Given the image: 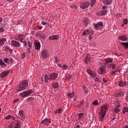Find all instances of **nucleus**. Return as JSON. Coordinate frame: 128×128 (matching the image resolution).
<instances>
[{"label":"nucleus","mask_w":128,"mask_h":128,"mask_svg":"<svg viewBox=\"0 0 128 128\" xmlns=\"http://www.w3.org/2000/svg\"><path fill=\"white\" fill-rule=\"evenodd\" d=\"M108 108H110L108 104L104 105L101 107V111L100 112V120L101 122L104 120V118L106 116V111L108 110Z\"/></svg>","instance_id":"nucleus-1"},{"label":"nucleus","mask_w":128,"mask_h":128,"mask_svg":"<svg viewBox=\"0 0 128 128\" xmlns=\"http://www.w3.org/2000/svg\"><path fill=\"white\" fill-rule=\"evenodd\" d=\"M28 86V82L26 80H23L22 82H20L18 88L16 91V92H22V90H26Z\"/></svg>","instance_id":"nucleus-2"},{"label":"nucleus","mask_w":128,"mask_h":128,"mask_svg":"<svg viewBox=\"0 0 128 128\" xmlns=\"http://www.w3.org/2000/svg\"><path fill=\"white\" fill-rule=\"evenodd\" d=\"M33 92H34V91L32 90V89H29L26 90H24L22 92L20 93V96H22V98H26L28 96H30V94H33Z\"/></svg>","instance_id":"nucleus-3"},{"label":"nucleus","mask_w":128,"mask_h":128,"mask_svg":"<svg viewBox=\"0 0 128 128\" xmlns=\"http://www.w3.org/2000/svg\"><path fill=\"white\" fill-rule=\"evenodd\" d=\"M93 26H94V28H95L96 30H102L104 23L102 22H99L97 23H94Z\"/></svg>","instance_id":"nucleus-4"},{"label":"nucleus","mask_w":128,"mask_h":128,"mask_svg":"<svg viewBox=\"0 0 128 128\" xmlns=\"http://www.w3.org/2000/svg\"><path fill=\"white\" fill-rule=\"evenodd\" d=\"M106 66L103 65L98 68V74H106Z\"/></svg>","instance_id":"nucleus-5"},{"label":"nucleus","mask_w":128,"mask_h":128,"mask_svg":"<svg viewBox=\"0 0 128 128\" xmlns=\"http://www.w3.org/2000/svg\"><path fill=\"white\" fill-rule=\"evenodd\" d=\"M58 76V73L54 72L50 74L49 80H56Z\"/></svg>","instance_id":"nucleus-6"},{"label":"nucleus","mask_w":128,"mask_h":128,"mask_svg":"<svg viewBox=\"0 0 128 128\" xmlns=\"http://www.w3.org/2000/svg\"><path fill=\"white\" fill-rule=\"evenodd\" d=\"M86 72L92 78H96V74L90 68H86Z\"/></svg>","instance_id":"nucleus-7"},{"label":"nucleus","mask_w":128,"mask_h":128,"mask_svg":"<svg viewBox=\"0 0 128 128\" xmlns=\"http://www.w3.org/2000/svg\"><path fill=\"white\" fill-rule=\"evenodd\" d=\"M17 117L18 118H20V120H24L26 117L24 116V110H19L18 116H17Z\"/></svg>","instance_id":"nucleus-8"},{"label":"nucleus","mask_w":128,"mask_h":128,"mask_svg":"<svg viewBox=\"0 0 128 128\" xmlns=\"http://www.w3.org/2000/svg\"><path fill=\"white\" fill-rule=\"evenodd\" d=\"M90 2H84L80 4V7L81 8H82V10H86V8H88V6H90Z\"/></svg>","instance_id":"nucleus-9"},{"label":"nucleus","mask_w":128,"mask_h":128,"mask_svg":"<svg viewBox=\"0 0 128 128\" xmlns=\"http://www.w3.org/2000/svg\"><path fill=\"white\" fill-rule=\"evenodd\" d=\"M41 56L43 58H48V52L44 49L42 50Z\"/></svg>","instance_id":"nucleus-10"},{"label":"nucleus","mask_w":128,"mask_h":128,"mask_svg":"<svg viewBox=\"0 0 128 128\" xmlns=\"http://www.w3.org/2000/svg\"><path fill=\"white\" fill-rule=\"evenodd\" d=\"M51 120L50 118H46L41 122V124H44L46 126H48L49 124L51 122Z\"/></svg>","instance_id":"nucleus-11"},{"label":"nucleus","mask_w":128,"mask_h":128,"mask_svg":"<svg viewBox=\"0 0 128 128\" xmlns=\"http://www.w3.org/2000/svg\"><path fill=\"white\" fill-rule=\"evenodd\" d=\"M11 44L14 48H20V44L16 40H12Z\"/></svg>","instance_id":"nucleus-12"},{"label":"nucleus","mask_w":128,"mask_h":128,"mask_svg":"<svg viewBox=\"0 0 128 128\" xmlns=\"http://www.w3.org/2000/svg\"><path fill=\"white\" fill-rule=\"evenodd\" d=\"M13 128H20V121H14L12 122Z\"/></svg>","instance_id":"nucleus-13"},{"label":"nucleus","mask_w":128,"mask_h":128,"mask_svg":"<svg viewBox=\"0 0 128 128\" xmlns=\"http://www.w3.org/2000/svg\"><path fill=\"white\" fill-rule=\"evenodd\" d=\"M34 48L37 50H40V43L38 41L34 42Z\"/></svg>","instance_id":"nucleus-14"},{"label":"nucleus","mask_w":128,"mask_h":128,"mask_svg":"<svg viewBox=\"0 0 128 128\" xmlns=\"http://www.w3.org/2000/svg\"><path fill=\"white\" fill-rule=\"evenodd\" d=\"M9 72L10 71L8 70L2 72L0 74V78H6V76L8 74Z\"/></svg>","instance_id":"nucleus-15"},{"label":"nucleus","mask_w":128,"mask_h":128,"mask_svg":"<svg viewBox=\"0 0 128 128\" xmlns=\"http://www.w3.org/2000/svg\"><path fill=\"white\" fill-rule=\"evenodd\" d=\"M41 78L42 82H44H44H48V80H50V76H48V75H44L43 76H42Z\"/></svg>","instance_id":"nucleus-16"},{"label":"nucleus","mask_w":128,"mask_h":128,"mask_svg":"<svg viewBox=\"0 0 128 128\" xmlns=\"http://www.w3.org/2000/svg\"><path fill=\"white\" fill-rule=\"evenodd\" d=\"M103 2L104 4H106V6H110V4H112V0H103Z\"/></svg>","instance_id":"nucleus-17"},{"label":"nucleus","mask_w":128,"mask_h":128,"mask_svg":"<svg viewBox=\"0 0 128 128\" xmlns=\"http://www.w3.org/2000/svg\"><path fill=\"white\" fill-rule=\"evenodd\" d=\"M0 66H2V68H6V64L4 63V61H2V59H0Z\"/></svg>","instance_id":"nucleus-18"},{"label":"nucleus","mask_w":128,"mask_h":128,"mask_svg":"<svg viewBox=\"0 0 128 128\" xmlns=\"http://www.w3.org/2000/svg\"><path fill=\"white\" fill-rule=\"evenodd\" d=\"M118 40H122V42H126L127 40L126 36H120L118 38Z\"/></svg>","instance_id":"nucleus-19"},{"label":"nucleus","mask_w":128,"mask_h":128,"mask_svg":"<svg viewBox=\"0 0 128 128\" xmlns=\"http://www.w3.org/2000/svg\"><path fill=\"white\" fill-rule=\"evenodd\" d=\"M62 108H59L54 112V114H62Z\"/></svg>","instance_id":"nucleus-20"},{"label":"nucleus","mask_w":128,"mask_h":128,"mask_svg":"<svg viewBox=\"0 0 128 128\" xmlns=\"http://www.w3.org/2000/svg\"><path fill=\"white\" fill-rule=\"evenodd\" d=\"M28 52H24L22 54V58L23 60H24L25 58H28Z\"/></svg>","instance_id":"nucleus-21"},{"label":"nucleus","mask_w":128,"mask_h":128,"mask_svg":"<svg viewBox=\"0 0 128 128\" xmlns=\"http://www.w3.org/2000/svg\"><path fill=\"white\" fill-rule=\"evenodd\" d=\"M58 35H54L52 36H50L48 38V40H58Z\"/></svg>","instance_id":"nucleus-22"},{"label":"nucleus","mask_w":128,"mask_h":128,"mask_svg":"<svg viewBox=\"0 0 128 128\" xmlns=\"http://www.w3.org/2000/svg\"><path fill=\"white\" fill-rule=\"evenodd\" d=\"M120 108V105L118 104L116 108H114V112H116V114H118V112H120L122 110Z\"/></svg>","instance_id":"nucleus-23"},{"label":"nucleus","mask_w":128,"mask_h":128,"mask_svg":"<svg viewBox=\"0 0 128 128\" xmlns=\"http://www.w3.org/2000/svg\"><path fill=\"white\" fill-rule=\"evenodd\" d=\"M6 42V39L4 38H2L0 39V46H2L4 44V42Z\"/></svg>","instance_id":"nucleus-24"},{"label":"nucleus","mask_w":128,"mask_h":128,"mask_svg":"<svg viewBox=\"0 0 128 128\" xmlns=\"http://www.w3.org/2000/svg\"><path fill=\"white\" fill-rule=\"evenodd\" d=\"M90 54H88L87 56L85 58L86 64H88V62H90Z\"/></svg>","instance_id":"nucleus-25"},{"label":"nucleus","mask_w":128,"mask_h":128,"mask_svg":"<svg viewBox=\"0 0 128 128\" xmlns=\"http://www.w3.org/2000/svg\"><path fill=\"white\" fill-rule=\"evenodd\" d=\"M52 87L54 88H60V84L58 82H54L52 84Z\"/></svg>","instance_id":"nucleus-26"},{"label":"nucleus","mask_w":128,"mask_h":128,"mask_svg":"<svg viewBox=\"0 0 128 128\" xmlns=\"http://www.w3.org/2000/svg\"><path fill=\"white\" fill-rule=\"evenodd\" d=\"M18 38L20 42H22L24 40V34H20L18 36Z\"/></svg>","instance_id":"nucleus-27"},{"label":"nucleus","mask_w":128,"mask_h":128,"mask_svg":"<svg viewBox=\"0 0 128 128\" xmlns=\"http://www.w3.org/2000/svg\"><path fill=\"white\" fill-rule=\"evenodd\" d=\"M124 96V92H120L116 94L117 98H120V96Z\"/></svg>","instance_id":"nucleus-28"},{"label":"nucleus","mask_w":128,"mask_h":128,"mask_svg":"<svg viewBox=\"0 0 128 128\" xmlns=\"http://www.w3.org/2000/svg\"><path fill=\"white\" fill-rule=\"evenodd\" d=\"M121 44L123 46L125 50H127V48H128V42H122Z\"/></svg>","instance_id":"nucleus-29"},{"label":"nucleus","mask_w":128,"mask_h":128,"mask_svg":"<svg viewBox=\"0 0 128 128\" xmlns=\"http://www.w3.org/2000/svg\"><path fill=\"white\" fill-rule=\"evenodd\" d=\"M84 113H80L78 114V120H82V116H84Z\"/></svg>","instance_id":"nucleus-30"},{"label":"nucleus","mask_w":128,"mask_h":128,"mask_svg":"<svg viewBox=\"0 0 128 128\" xmlns=\"http://www.w3.org/2000/svg\"><path fill=\"white\" fill-rule=\"evenodd\" d=\"M126 82H124V81H120L119 82V86H126Z\"/></svg>","instance_id":"nucleus-31"},{"label":"nucleus","mask_w":128,"mask_h":128,"mask_svg":"<svg viewBox=\"0 0 128 128\" xmlns=\"http://www.w3.org/2000/svg\"><path fill=\"white\" fill-rule=\"evenodd\" d=\"M67 96H70V98H72L74 96V92H73L72 93H68Z\"/></svg>","instance_id":"nucleus-32"},{"label":"nucleus","mask_w":128,"mask_h":128,"mask_svg":"<svg viewBox=\"0 0 128 128\" xmlns=\"http://www.w3.org/2000/svg\"><path fill=\"white\" fill-rule=\"evenodd\" d=\"M112 58H108L106 59V64H108V62H113Z\"/></svg>","instance_id":"nucleus-33"},{"label":"nucleus","mask_w":128,"mask_h":128,"mask_svg":"<svg viewBox=\"0 0 128 128\" xmlns=\"http://www.w3.org/2000/svg\"><path fill=\"white\" fill-rule=\"evenodd\" d=\"M39 36H40L43 40H46V35L42 32L39 34Z\"/></svg>","instance_id":"nucleus-34"},{"label":"nucleus","mask_w":128,"mask_h":128,"mask_svg":"<svg viewBox=\"0 0 128 128\" xmlns=\"http://www.w3.org/2000/svg\"><path fill=\"white\" fill-rule=\"evenodd\" d=\"M109 66L110 68H112V70H114L116 66V64H110Z\"/></svg>","instance_id":"nucleus-35"},{"label":"nucleus","mask_w":128,"mask_h":128,"mask_svg":"<svg viewBox=\"0 0 128 128\" xmlns=\"http://www.w3.org/2000/svg\"><path fill=\"white\" fill-rule=\"evenodd\" d=\"M3 60L6 64H8L10 62V58H3Z\"/></svg>","instance_id":"nucleus-36"},{"label":"nucleus","mask_w":128,"mask_h":128,"mask_svg":"<svg viewBox=\"0 0 128 128\" xmlns=\"http://www.w3.org/2000/svg\"><path fill=\"white\" fill-rule=\"evenodd\" d=\"M106 14H108V10H102L101 11V16H105Z\"/></svg>","instance_id":"nucleus-37"},{"label":"nucleus","mask_w":128,"mask_h":128,"mask_svg":"<svg viewBox=\"0 0 128 128\" xmlns=\"http://www.w3.org/2000/svg\"><path fill=\"white\" fill-rule=\"evenodd\" d=\"M83 88H84L85 94H88V88H86L85 86H84Z\"/></svg>","instance_id":"nucleus-38"},{"label":"nucleus","mask_w":128,"mask_h":128,"mask_svg":"<svg viewBox=\"0 0 128 128\" xmlns=\"http://www.w3.org/2000/svg\"><path fill=\"white\" fill-rule=\"evenodd\" d=\"M62 70H68V66L66 64H63L62 66Z\"/></svg>","instance_id":"nucleus-39"},{"label":"nucleus","mask_w":128,"mask_h":128,"mask_svg":"<svg viewBox=\"0 0 128 128\" xmlns=\"http://www.w3.org/2000/svg\"><path fill=\"white\" fill-rule=\"evenodd\" d=\"M123 112L124 114H126V112H128V107H124L123 108Z\"/></svg>","instance_id":"nucleus-40"},{"label":"nucleus","mask_w":128,"mask_h":128,"mask_svg":"<svg viewBox=\"0 0 128 128\" xmlns=\"http://www.w3.org/2000/svg\"><path fill=\"white\" fill-rule=\"evenodd\" d=\"M92 104H94V106H98V100H96Z\"/></svg>","instance_id":"nucleus-41"},{"label":"nucleus","mask_w":128,"mask_h":128,"mask_svg":"<svg viewBox=\"0 0 128 128\" xmlns=\"http://www.w3.org/2000/svg\"><path fill=\"white\" fill-rule=\"evenodd\" d=\"M96 0H91V4H90V6L92 7L94 6V4H96Z\"/></svg>","instance_id":"nucleus-42"},{"label":"nucleus","mask_w":128,"mask_h":128,"mask_svg":"<svg viewBox=\"0 0 128 128\" xmlns=\"http://www.w3.org/2000/svg\"><path fill=\"white\" fill-rule=\"evenodd\" d=\"M12 118V115H8L6 117H5L6 120H10Z\"/></svg>","instance_id":"nucleus-43"},{"label":"nucleus","mask_w":128,"mask_h":128,"mask_svg":"<svg viewBox=\"0 0 128 128\" xmlns=\"http://www.w3.org/2000/svg\"><path fill=\"white\" fill-rule=\"evenodd\" d=\"M4 26L3 27H1L0 28V32H4Z\"/></svg>","instance_id":"nucleus-44"},{"label":"nucleus","mask_w":128,"mask_h":128,"mask_svg":"<svg viewBox=\"0 0 128 128\" xmlns=\"http://www.w3.org/2000/svg\"><path fill=\"white\" fill-rule=\"evenodd\" d=\"M54 62L56 64H57L58 62V58L57 56H55L54 58Z\"/></svg>","instance_id":"nucleus-45"},{"label":"nucleus","mask_w":128,"mask_h":128,"mask_svg":"<svg viewBox=\"0 0 128 128\" xmlns=\"http://www.w3.org/2000/svg\"><path fill=\"white\" fill-rule=\"evenodd\" d=\"M13 124H14V123H13L12 122L10 124H8V128H14Z\"/></svg>","instance_id":"nucleus-46"},{"label":"nucleus","mask_w":128,"mask_h":128,"mask_svg":"<svg viewBox=\"0 0 128 128\" xmlns=\"http://www.w3.org/2000/svg\"><path fill=\"white\" fill-rule=\"evenodd\" d=\"M123 22H124V24H128V18H125L123 20Z\"/></svg>","instance_id":"nucleus-47"},{"label":"nucleus","mask_w":128,"mask_h":128,"mask_svg":"<svg viewBox=\"0 0 128 128\" xmlns=\"http://www.w3.org/2000/svg\"><path fill=\"white\" fill-rule=\"evenodd\" d=\"M70 78H72V76L70 75H68L66 76V80H70Z\"/></svg>","instance_id":"nucleus-48"},{"label":"nucleus","mask_w":128,"mask_h":128,"mask_svg":"<svg viewBox=\"0 0 128 128\" xmlns=\"http://www.w3.org/2000/svg\"><path fill=\"white\" fill-rule=\"evenodd\" d=\"M28 44L29 48H32V44L30 42L28 41Z\"/></svg>","instance_id":"nucleus-49"},{"label":"nucleus","mask_w":128,"mask_h":128,"mask_svg":"<svg viewBox=\"0 0 128 128\" xmlns=\"http://www.w3.org/2000/svg\"><path fill=\"white\" fill-rule=\"evenodd\" d=\"M82 36H88L87 34H86V30H84V32L82 33Z\"/></svg>","instance_id":"nucleus-50"},{"label":"nucleus","mask_w":128,"mask_h":128,"mask_svg":"<svg viewBox=\"0 0 128 128\" xmlns=\"http://www.w3.org/2000/svg\"><path fill=\"white\" fill-rule=\"evenodd\" d=\"M84 22L85 23V26H88V22H86V18L84 19Z\"/></svg>","instance_id":"nucleus-51"},{"label":"nucleus","mask_w":128,"mask_h":128,"mask_svg":"<svg viewBox=\"0 0 128 128\" xmlns=\"http://www.w3.org/2000/svg\"><path fill=\"white\" fill-rule=\"evenodd\" d=\"M70 8H76V5L73 4V5H71L70 6Z\"/></svg>","instance_id":"nucleus-52"},{"label":"nucleus","mask_w":128,"mask_h":128,"mask_svg":"<svg viewBox=\"0 0 128 128\" xmlns=\"http://www.w3.org/2000/svg\"><path fill=\"white\" fill-rule=\"evenodd\" d=\"M94 82H100V80H99V78H94Z\"/></svg>","instance_id":"nucleus-53"},{"label":"nucleus","mask_w":128,"mask_h":128,"mask_svg":"<svg viewBox=\"0 0 128 128\" xmlns=\"http://www.w3.org/2000/svg\"><path fill=\"white\" fill-rule=\"evenodd\" d=\"M102 80H103L104 82H108V80L106 78H103Z\"/></svg>","instance_id":"nucleus-54"},{"label":"nucleus","mask_w":128,"mask_h":128,"mask_svg":"<svg viewBox=\"0 0 128 128\" xmlns=\"http://www.w3.org/2000/svg\"><path fill=\"white\" fill-rule=\"evenodd\" d=\"M27 51H28L27 54H30V48H28Z\"/></svg>","instance_id":"nucleus-55"},{"label":"nucleus","mask_w":128,"mask_h":128,"mask_svg":"<svg viewBox=\"0 0 128 128\" xmlns=\"http://www.w3.org/2000/svg\"><path fill=\"white\" fill-rule=\"evenodd\" d=\"M116 72V70H114L112 72V74H114Z\"/></svg>","instance_id":"nucleus-56"},{"label":"nucleus","mask_w":128,"mask_h":128,"mask_svg":"<svg viewBox=\"0 0 128 128\" xmlns=\"http://www.w3.org/2000/svg\"><path fill=\"white\" fill-rule=\"evenodd\" d=\"M23 44L24 46H26L27 44H26V40L23 42Z\"/></svg>","instance_id":"nucleus-57"},{"label":"nucleus","mask_w":128,"mask_h":128,"mask_svg":"<svg viewBox=\"0 0 128 128\" xmlns=\"http://www.w3.org/2000/svg\"><path fill=\"white\" fill-rule=\"evenodd\" d=\"M46 22L44 21L41 22V24H42V26H46Z\"/></svg>","instance_id":"nucleus-58"},{"label":"nucleus","mask_w":128,"mask_h":128,"mask_svg":"<svg viewBox=\"0 0 128 128\" xmlns=\"http://www.w3.org/2000/svg\"><path fill=\"white\" fill-rule=\"evenodd\" d=\"M86 34H90V30H86Z\"/></svg>","instance_id":"nucleus-59"},{"label":"nucleus","mask_w":128,"mask_h":128,"mask_svg":"<svg viewBox=\"0 0 128 128\" xmlns=\"http://www.w3.org/2000/svg\"><path fill=\"white\" fill-rule=\"evenodd\" d=\"M108 8V6H104L102 8V10H106V8Z\"/></svg>","instance_id":"nucleus-60"},{"label":"nucleus","mask_w":128,"mask_h":128,"mask_svg":"<svg viewBox=\"0 0 128 128\" xmlns=\"http://www.w3.org/2000/svg\"><path fill=\"white\" fill-rule=\"evenodd\" d=\"M10 62H14V59L13 58H10Z\"/></svg>","instance_id":"nucleus-61"},{"label":"nucleus","mask_w":128,"mask_h":128,"mask_svg":"<svg viewBox=\"0 0 128 128\" xmlns=\"http://www.w3.org/2000/svg\"><path fill=\"white\" fill-rule=\"evenodd\" d=\"M89 40H92V35H90L88 37Z\"/></svg>","instance_id":"nucleus-62"},{"label":"nucleus","mask_w":128,"mask_h":128,"mask_svg":"<svg viewBox=\"0 0 128 128\" xmlns=\"http://www.w3.org/2000/svg\"><path fill=\"white\" fill-rule=\"evenodd\" d=\"M4 48L6 50H8V46H6L5 48Z\"/></svg>","instance_id":"nucleus-63"},{"label":"nucleus","mask_w":128,"mask_h":128,"mask_svg":"<svg viewBox=\"0 0 128 128\" xmlns=\"http://www.w3.org/2000/svg\"><path fill=\"white\" fill-rule=\"evenodd\" d=\"M76 128H80V126L78 124V125L76 126Z\"/></svg>","instance_id":"nucleus-64"}]
</instances>
